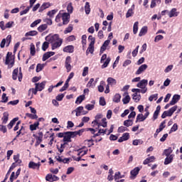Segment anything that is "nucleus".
<instances>
[{
    "mask_svg": "<svg viewBox=\"0 0 182 182\" xmlns=\"http://www.w3.org/2000/svg\"><path fill=\"white\" fill-rule=\"evenodd\" d=\"M46 41L51 43L52 50H55V49L60 48L63 43V39L59 37V34H54L53 36L49 34L46 37Z\"/></svg>",
    "mask_w": 182,
    "mask_h": 182,
    "instance_id": "obj_1",
    "label": "nucleus"
},
{
    "mask_svg": "<svg viewBox=\"0 0 182 182\" xmlns=\"http://www.w3.org/2000/svg\"><path fill=\"white\" fill-rule=\"evenodd\" d=\"M11 56H12V53L11 52H8L6 57V65H9V62H11V60H9V58H11Z\"/></svg>",
    "mask_w": 182,
    "mask_h": 182,
    "instance_id": "obj_50",
    "label": "nucleus"
},
{
    "mask_svg": "<svg viewBox=\"0 0 182 182\" xmlns=\"http://www.w3.org/2000/svg\"><path fill=\"white\" fill-rule=\"evenodd\" d=\"M139 48H140V46H137L136 48L132 51V56L134 58H136V56H137V53H139Z\"/></svg>",
    "mask_w": 182,
    "mask_h": 182,
    "instance_id": "obj_58",
    "label": "nucleus"
},
{
    "mask_svg": "<svg viewBox=\"0 0 182 182\" xmlns=\"http://www.w3.org/2000/svg\"><path fill=\"white\" fill-rule=\"evenodd\" d=\"M173 160H174V154H171L170 156H167L164 160V164L165 166H168V164H171V163H173Z\"/></svg>",
    "mask_w": 182,
    "mask_h": 182,
    "instance_id": "obj_12",
    "label": "nucleus"
},
{
    "mask_svg": "<svg viewBox=\"0 0 182 182\" xmlns=\"http://www.w3.org/2000/svg\"><path fill=\"white\" fill-rule=\"evenodd\" d=\"M124 126H125L126 127H130V126H133V120L127 119L124 121Z\"/></svg>",
    "mask_w": 182,
    "mask_h": 182,
    "instance_id": "obj_39",
    "label": "nucleus"
},
{
    "mask_svg": "<svg viewBox=\"0 0 182 182\" xmlns=\"http://www.w3.org/2000/svg\"><path fill=\"white\" fill-rule=\"evenodd\" d=\"M107 82L109 86H114L117 83L116 79L110 77L107 78Z\"/></svg>",
    "mask_w": 182,
    "mask_h": 182,
    "instance_id": "obj_23",
    "label": "nucleus"
},
{
    "mask_svg": "<svg viewBox=\"0 0 182 182\" xmlns=\"http://www.w3.org/2000/svg\"><path fill=\"white\" fill-rule=\"evenodd\" d=\"M42 22L41 19H37L31 24V28H35L37 25H39Z\"/></svg>",
    "mask_w": 182,
    "mask_h": 182,
    "instance_id": "obj_47",
    "label": "nucleus"
},
{
    "mask_svg": "<svg viewBox=\"0 0 182 182\" xmlns=\"http://www.w3.org/2000/svg\"><path fill=\"white\" fill-rule=\"evenodd\" d=\"M75 136L73 135V132H65L64 138L63 139V141L64 143H72V139H74Z\"/></svg>",
    "mask_w": 182,
    "mask_h": 182,
    "instance_id": "obj_2",
    "label": "nucleus"
},
{
    "mask_svg": "<svg viewBox=\"0 0 182 182\" xmlns=\"http://www.w3.org/2000/svg\"><path fill=\"white\" fill-rule=\"evenodd\" d=\"M68 144L63 143L60 144V147L59 148L58 146V150L60 151V153H63V150H65V146H66Z\"/></svg>",
    "mask_w": 182,
    "mask_h": 182,
    "instance_id": "obj_57",
    "label": "nucleus"
},
{
    "mask_svg": "<svg viewBox=\"0 0 182 182\" xmlns=\"http://www.w3.org/2000/svg\"><path fill=\"white\" fill-rule=\"evenodd\" d=\"M178 129V125L177 124H174L173 127L171 128V130L169 132L170 133H173V132H177V129Z\"/></svg>",
    "mask_w": 182,
    "mask_h": 182,
    "instance_id": "obj_59",
    "label": "nucleus"
},
{
    "mask_svg": "<svg viewBox=\"0 0 182 182\" xmlns=\"http://www.w3.org/2000/svg\"><path fill=\"white\" fill-rule=\"evenodd\" d=\"M63 52H65V53H73V52H75V46H67L63 48Z\"/></svg>",
    "mask_w": 182,
    "mask_h": 182,
    "instance_id": "obj_15",
    "label": "nucleus"
},
{
    "mask_svg": "<svg viewBox=\"0 0 182 182\" xmlns=\"http://www.w3.org/2000/svg\"><path fill=\"white\" fill-rule=\"evenodd\" d=\"M166 127V120L163 121L160 125H159V128L156 129L155 134H154V137H156V136H159V134L160 133V132H163V129Z\"/></svg>",
    "mask_w": 182,
    "mask_h": 182,
    "instance_id": "obj_11",
    "label": "nucleus"
},
{
    "mask_svg": "<svg viewBox=\"0 0 182 182\" xmlns=\"http://www.w3.org/2000/svg\"><path fill=\"white\" fill-rule=\"evenodd\" d=\"M110 58H107L103 65H102V69H105L107 66H109V63H110Z\"/></svg>",
    "mask_w": 182,
    "mask_h": 182,
    "instance_id": "obj_46",
    "label": "nucleus"
},
{
    "mask_svg": "<svg viewBox=\"0 0 182 182\" xmlns=\"http://www.w3.org/2000/svg\"><path fill=\"white\" fill-rule=\"evenodd\" d=\"M19 120V117H15L10 122L9 124L7 125V127L9 129V130H11V129H12V127H14V124H15V123H16V122H18Z\"/></svg>",
    "mask_w": 182,
    "mask_h": 182,
    "instance_id": "obj_20",
    "label": "nucleus"
},
{
    "mask_svg": "<svg viewBox=\"0 0 182 182\" xmlns=\"http://www.w3.org/2000/svg\"><path fill=\"white\" fill-rule=\"evenodd\" d=\"M48 29V24H41L39 27H38L37 31L42 33L44 31Z\"/></svg>",
    "mask_w": 182,
    "mask_h": 182,
    "instance_id": "obj_27",
    "label": "nucleus"
},
{
    "mask_svg": "<svg viewBox=\"0 0 182 182\" xmlns=\"http://www.w3.org/2000/svg\"><path fill=\"white\" fill-rule=\"evenodd\" d=\"M160 110H161V106L158 105L156 107L155 112H154V115H153L154 120H157L159 117V114H160Z\"/></svg>",
    "mask_w": 182,
    "mask_h": 182,
    "instance_id": "obj_18",
    "label": "nucleus"
},
{
    "mask_svg": "<svg viewBox=\"0 0 182 182\" xmlns=\"http://www.w3.org/2000/svg\"><path fill=\"white\" fill-rule=\"evenodd\" d=\"M26 116H27V117H29L30 119H38V115H36V114H32L30 113H26Z\"/></svg>",
    "mask_w": 182,
    "mask_h": 182,
    "instance_id": "obj_60",
    "label": "nucleus"
},
{
    "mask_svg": "<svg viewBox=\"0 0 182 182\" xmlns=\"http://www.w3.org/2000/svg\"><path fill=\"white\" fill-rule=\"evenodd\" d=\"M73 31V25L69 24L68 28H66L65 30L64 31V33L65 35H66L68 33H70V32H72Z\"/></svg>",
    "mask_w": 182,
    "mask_h": 182,
    "instance_id": "obj_34",
    "label": "nucleus"
},
{
    "mask_svg": "<svg viewBox=\"0 0 182 182\" xmlns=\"http://www.w3.org/2000/svg\"><path fill=\"white\" fill-rule=\"evenodd\" d=\"M49 58H50V55L48 53H45L43 54V58H42L43 62L48 60V59H49Z\"/></svg>",
    "mask_w": 182,
    "mask_h": 182,
    "instance_id": "obj_62",
    "label": "nucleus"
},
{
    "mask_svg": "<svg viewBox=\"0 0 182 182\" xmlns=\"http://www.w3.org/2000/svg\"><path fill=\"white\" fill-rule=\"evenodd\" d=\"M92 124H93V127H95V126H97V127L96 128V130H97L99 127H100V123H99V122H97V119H95L94 121H92Z\"/></svg>",
    "mask_w": 182,
    "mask_h": 182,
    "instance_id": "obj_63",
    "label": "nucleus"
},
{
    "mask_svg": "<svg viewBox=\"0 0 182 182\" xmlns=\"http://www.w3.org/2000/svg\"><path fill=\"white\" fill-rule=\"evenodd\" d=\"M88 40L91 41L90 45L91 46L95 45V43L96 42V39L95 38V37H93V36H89Z\"/></svg>",
    "mask_w": 182,
    "mask_h": 182,
    "instance_id": "obj_61",
    "label": "nucleus"
},
{
    "mask_svg": "<svg viewBox=\"0 0 182 182\" xmlns=\"http://www.w3.org/2000/svg\"><path fill=\"white\" fill-rule=\"evenodd\" d=\"M120 99H122V95H120V94H116L114 96L113 102L114 103H119V102H120Z\"/></svg>",
    "mask_w": 182,
    "mask_h": 182,
    "instance_id": "obj_35",
    "label": "nucleus"
},
{
    "mask_svg": "<svg viewBox=\"0 0 182 182\" xmlns=\"http://www.w3.org/2000/svg\"><path fill=\"white\" fill-rule=\"evenodd\" d=\"M85 11L87 15H89V14H90V4L87 1L85 3Z\"/></svg>",
    "mask_w": 182,
    "mask_h": 182,
    "instance_id": "obj_36",
    "label": "nucleus"
},
{
    "mask_svg": "<svg viewBox=\"0 0 182 182\" xmlns=\"http://www.w3.org/2000/svg\"><path fill=\"white\" fill-rule=\"evenodd\" d=\"M0 102H1V103H6L8 102V97H6V94L3 93L1 100Z\"/></svg>",
    "mask_w": 182,
    "mask_h": 182,
    "instance_id": "obj_53",
    "label": "nucleus"
},
{
    "mask_svg": "<svg viewBox=\"0 0 182 182\" xmlns=\"http://www.w3.org/2000/svg\"><path fill=\"white\" fill-rule=\"evenodd\" d=\"M48 48H49V42L45 41L42 45V50H43V52H46Z\"/></svg>",
    "mask_w": 182,
    "mask_h": 182,
    "instance_id": "obj_44",
    "label": "nucleus"
},
{
    "mask_svg": "<svg viewBox=\"0 0 182 182\" xmlns=\"http://www.w3.org/2000/svg\"><path fill=\"white\" fill-rule=\"evenodd\" d=\"M72 58L70 56H67L65 62V68L67 70L68 73L72 70Z\"/></svg>",
    "mask_w": 182,
    "mask_h": 182,
    "instance_id": "obj_5",
    "label": "nucleus"
},
{
    "mask_svg": "<svg viewBox=\"0 0 182 182\" xmlns=\"http://www.w3.org/2000/svg\"><path fill=\"white\" fill-rule=\"evenodd\" d=\"M85 132V129H80L78 131L73 132V134L74 137H76V136H82V133Z\"/></svg>",
    "mask_w": 182,
    "mask_h": 182,
    "instance_id": "obj_40",
    "label": "nucleus"
},
{
    "mask_svg": "<svg viewBox=\"0 0 182 182\" xmlns=\"http://www.w3.org/2000/svg\"><path fill=\"white\" fill-rule=\"evenodd\" d=\"M156 159V158L152 156L151 157L146 158L144 161H143V164L146 165V164H149V163H153V161H154V160Z\"/></svg>",
    "mask_w": 182,
    "mask_h": 182,
    "instance_id": "obj_28",
    "label": "nucleus"
},
{
    "mask_svg": "<svg viewBox=\"0 0 182 182\" xmlns=\"http://www.w3.org/2000/svg\"><path fill=\"white\" fill-rule=\"evenodd\" d=\"M100 106H106V100H105V97H101L100 98Z\"/></svg>",
    "mask_w": 182,
    "mask_h": 182,
    "instance_id": "obj_64",
    "label": "nucleus"
},
{
    "mask_svg": "<svg viewBox=\"0 0 182 182\" xmlns=\"http://www.w3.org/2000/svg\"><path fill=\"white\" fill-rule=\"evenodd\" d=\"M171 153H173V149L171 147H168V149H165L163 152V155L164 156H171Z\"/></svg>",
    "mask_w": 182,
    "mask_h": 182,
    "instance_id": "obj_31",
    "label": "nucleus"
},
{
    "mask_svg": "<svg viewBox=\"0 0 182 182\" xmlns=\"http://www.w3.org/2000/svg\"><path fill=\"white\" fill-rule=\"evenodd\" d=\"M148 65L146 64H143L141 65L138 70H136V72L135 73V75H141V73L143 72H144V70H146V69H147Z\"/></svg>",
    "mask_w": 182,
    "mask_h": 182,
    "instance_id": "obj_16",
    "label": "nucleus"
},
{
    "mask_svg": "<svg viewBox=\"0 0 182 182\" xmlns=\"http://www.w3.org/2000/svg\"><path fill=\"white\" fill-rule=\"evenodd\" d=\"M46 181L53 182V181H58L59 180V177H58L56 175H52V174H47L46 176Z\"/></svg>",
    "mask_w": 182,
    "mask_h": 182,
    "instance_id": "obj_8",
    "label": "nucleus"
},
{
    "mask_svg": "<svg viewBox=\"0 0 182 182\" xmlns=\"http://www.w3.org/2000/svg\"><path fill=\"white\" fill-rule=\"evenodd\" d=\"M89 75V67H85L82 71V76L85 77V76H87Z\"/></svg>",
    "mask_w": 182,
    "mask_h": 182,
    "instance_id": "obj_51",
    "label": "nucleus"
},
{
    "mask_svg": "<svg viewBox=\"0 0 182 182\" xmlns=\"http://www.w3.org/2000/svg\"><path fill=\"white\" fill-rule=\"evenodd\" d=\"M44 67L45 66L43 65V64L38 63L36 66V70L37 73H39V72H41L43 69Z\"/></svg>",
    "mask_w": 182,
    "mask_h": 182,
    "instance_id": "obj_49",
    "label": "nucleus"
},
{
    "mask_svg": "<svg viewBox=\"0 0 182 182\" xmlns=\"http://www.w3.org/2000/svg\"><path fill=\"white\" fill-rule=\"evenodd\" d=\"M180 97H181L179 95H174L172 97V100L170 101L171 106H174V105H176V103L180 100Z\"/></svg>",
    "mask_w": 182,
    "mask_h": 182,
    "instance_id": "obj_17",
    "label": "nucleus"
},
{
    "mask_svg": "<svg viewBox=\"0 0 182 182\" xmlns=\"http://www.w3.org/2000/svg\"><path fill=\"white\" fill-rule=\"evenodd\" d=\"M163 39H164V36H163L162 35H158L155 37L154 42L157 43L159 42V41H163Z\"/></svg>",
    "mask_w": 182,
    "mask_h": 182,
    "instance_id": "obj_54",
    "label": "nucleus"
},
{
    "mask_svg": "<svg viewBox=\"0 0 182 182\" xmlns=\"http://www.w3.org/2000/svg\"><path fill=\"white\" fill-rule=\"evenodd\" d=\"M137 31H139V21H136L134 23V26H133L134 35H136V33H137Z\"/></svg>",
    "mask_w": 182,
    "mask_h": 182,
    "instance_id": "obj_41",
    "label": "nucleus"
},
{
    "mask_svg": "<svg viewBox=\"0 0 182 182\" xmlns=\"http://www.w3.org/2000/svg\"><path fill=\"white\" fill-rule=\"evenodd\" d=\"M0 132L4 134L6 133V132H8V129H6V126L4 124H0Z\"/></svg>",
    "mask_w": 182,
    "mask_h": 182,
    "instance_id": "obj_56",
    "label": "nucleus"
},
{
    "mask_svg": "<svg viewBox=\"0 0 182 182\" xmlns=\"http://www.w3.org/2000/svg\"><path fill=\"white\" fill-rule=\"evenodd\" d=\"M130 99H131L130 95H128V94H127V95L125 96V97H124L122 99L123 104L127 105V103H130Z\"/></svg>",
    "mask_w": 182,
    "mask_h": 182,
    "instance_id": "obj_43",
    "label": "nucleus"
},
{
    "mask_svg": "<svg viewBox=\"0 0 182 182\" xmlns=\"http://www.w3.org/2000/svg\"><path fill=\"white\" fill-rule=\"evenodd\" d=\"M158 96H159L158 94H154V95H151V96L149 97V102H153V100H157Z\"/></svg>",
    "mask_w": 182,
    "mask_h": 182,
    "instance_id": "obj_55",
    "label": "nucleus"
},
{
    "mask_svg": "<svg viewBox=\"0 0 182 182\" xmlns=\"http://www.w3.org/2000/svg\"><path fill=\"white\" fill-rule=\"evenodd\" d=\"M63 25H68L70 21V14L69 13H63L61 14Z\"/></svg>",
    "mask_w": 182,
    "mask_h": 182,
    "instance_id": "obj_6",
    "label": "nucleus"
},
{
    "mask_svg": "<svg viewBox=\"0 0 182 182\" xmlns=\"http://www.w3.org/2000/svg\"><path fill=\"white\" fill-rule=\"evenodd\" d=\"M18 73H19V70L18 68H16L13 70V73H12L13 80H16V79H18Z\"/></svg>",
    "mask_w": 182,
    "mask_h": 182,
    "instance_id": "obj_32",
    "label": "nucleus"
},
{
    "mask_svg": "<svg viewBox=\"0 0 182 182\" xmlns=\"http://www.w3.org/2000/svg\"><path fill=\"white\" fill-rule=\"evenodd\" d=\"M39 122H34L33 124L30 125V130L31 132H33L35 130H36V129H38L39 127Z\"/></svg>",
    "mask_w": 182,
    "mask_h": 182,
    "instance_id": "obj_26",
    "label": "nucleus"
},
{
    "mask_svg": "<svg viewBox=\"0 0 182 182\" xmlns=\"http://www.w3.org/2000/svg\"><path fill=\"white\" fill-rule=\"evenodd\" d=\"M58 12V10H51L48 12L47 15L48 16H50V18H53L54 15Z\"/></svg>",
    "mask_w": 182,
    "mask_h": 182,
    "instance_id": "obj_48",
    "label": "nucleus"
},
{
    "mask_svg": "<svg viewBox=\"0 0 182 182\" xmlns=\"http://www.w3.org/2000/svg\"><path fill=\"white\" fill-rule=\"evenodd\" d=\"M132 99L137 103L138 102H140V99H141V96L140 95H138L137 92H135L132 95Z\"/></svg>",
    "mask_w": 182,
    "mask_h": 182,
    "instance_id": "obj_29",
    "label": "nucleus"
},
{
    "mask_svg": "<svg viewBox=\"0 0 182 182\" xmlns=\"http://www.w3.org/2000/svg\"><path fill=\"white\" fill-rule=\"evenodd\" d=\"M36 35H38V31H31L27 32L25 34V36H36Z\"/></svg>",
    "mask_w": 182,
    "mask_h": 182,
    "instance_id": "obj_42",
    "label": "nucleus"
},
{
    "mask_svg": "<svg viewBox=\"0 0 182 182\" xmlns=\"http://www.w3.org/2000/svg\"><path fill=\"white\" fill-rule=\"evenodd\" d=\"M133 11H134V4H132L131 9H128L126 14V18H130V16H132L133 14H134Z\"/></svg>",
    "mask_w": 182,
    "mask_h": 182,
    "instance_id": "obj_21",
    "label": "nucleus"
},
{
    "mask_svg": "<svg viewBox=\"0 0 182 182\" xmlns=\"http://www.w3.org/2000/svg\"><path fill=\"white\" fill-rule=\"evenodd\" d=\"M43 21L45 23L44 25H52L53 22H52V18H44L43 19Z\"/></svg>",
    "mask_w": 182,
    "mask_h": 182,
    "instance_id": "obj_45",
    "label": "nucleus"
},
{
    "mask_svg": "<svg viewBox=\"0 0 182 182\" xmlns=\"http://www.w3.org/2000/svg\"><path fill=\"white\" fill-rule=\"evenodd\" d=\"M130 139V134L128 132L124 133L121 137L118 139L119 143H123V141H127Z\"/></svg>",
    "mask_w": 182,
    "mask_h": 182,
    "instance_id": "obj_10",
    "label": "nucleus"
},
{
    "mask_svg": "<svg viewBox=\"0 0 182 182\" xmlns=\"http://www.w3.org/2000/svg\"><path fill=\"white\" fill-rule=\"evenodd\" d=\"M146 33H147V26H144L141 28L139 36H144Z\"/></svg>",
    "mask_w": 182,
    "mask_h": 182,
    "instance_id": "obj_33",
    "label": "nucleus"
},
{
    "mask_svg": "<svg viewBox=\"0 0 182 182\" xmlns=\"http://www.w3.org/2000/svg\"><path fill=\"white\" fill-rule=\"evenodd\" d=\"M139 171H140V168L136 167L133 170L131 171L130 174V178L131 180H134L136 177L137 176V174H139Z\"/></svg>",
    "mask_w": 182,
    "mask_h": 182,
    "instance_id": "obj_9",
    "label": "nucleus"
},
{
    "mask_svg": "<svg viewBox=\"0 0 182 182\" xmlns=\"http://www.w3.org/2000/svg\"><path fill=\"white\" fill-rule=\"evenodd\" d=\"M28 168H32L33 170H39V168H41V162L36 164L33 161H30L28 164Z\"/></svg>",
    "mask_w": 182,
    "mask_h": 182,
    "instance_id": "obj_7",
    "label": "nucleus"
},
{
    "mask_svg": "<svg viewBox=\"0 0 182 182\" xmlns=\"http://www.w3.org/2000/svg\"><path fill=\"white\" fill-rule=\"evenodd\" d=\"M105 85H106V82L105 81H101L100 85H98V92H100V93H103V92H105Z\"/></svg>",
    "mask_w": 182,
    "mask_h": 182,
    "instance_id": "obj_25",
    "label": "nucleus"
},
{
    "mask_svg": "<svg viewBox=\"0 0 182 182\" xmlns=\"http://www.w3.org/2000/svg\"><path fill=\"white\" fill-rule=\"evenodd\" d=\"M149 81L147 80H141L137 85V87H146V86L148 85Z\"/></svg>",
    "mask_w": 182,
    "mask_h": 182,
    "instance_id": "obj_22",
    "label": "nucleus"
},
{
    "mask_svg": "<svg viewBox=\"0 0 182 182\" xmlns=\"http://www.w3.org/2000/svg\"><path fill=\"white\" fill-rule=\"evenodd\" d=\"M9 119V114L6 112H4L3 117L1 118L3 124H6Z\"/></svg>",
    "mask_w": 182,
    "mask_h": 182,
    "instance_id": "obj_19",
    "label": "nucleus"
},
{
    "mask_svg": "<svg viewBox=\"0 0 182 182\" xmlns=\"http://www.w3.org/2000/svg\"><path fill=\"white\" fill-rule=\"evenodd\" d=\"M118 133H124V132H129L127 127L121 126L117 129Z\"/></svg>",
    "mask_w": 182,
    "mask_h": 182,
    "instance_id": "obj_37",
    "label": "nucleus"
},
{
    "mask_svg": "<svg viewBox=\"0 0 182 182\" xmlns=\"http://www.w3.org/2000/svg\"><path fill=\"white\" fill-rule=\"evenodd\" d=\"M178 14H180V12L177 11V9L176 8L172 9L169 12H168L169 18L178 16Z\"/></svg>",
    "mask_w": 182,
    "mask_h": 182,
    "instance_id": "obj_14",
    "label": "nucleus"
},
{
    "mask_svg": "<svg viewBox=\"0 0 182 182\" xmlns=\"http://www.w3.org/2000/svg\"><path fill=\"white\" fill-rule=\"evenodd\" d=\"M33 137L36 138V146H39L41 142L43 140V132L39 131L37 134H33Z\"/></svg>",
    "mask_w": 182,
    "mask_h": 182,
    "instance_id": "obj_4",
    "label": "nucleus"
},
{
    "mask_svg": "<svg viewBox=\"0 0 182 182\" xmlns=\"http://www.w3.org/2000/svg\"><path fill=\"white\" fill-rule=\"evenodd\" d=\"M176 110H177V105L172 107L168 111H164L161 114V118L166 119L167 117H171Z\"/></svg>",
    "mask_w": 182,
    "mask_h": 182,
    "instance_id": "obj_3",
    "label": "nucleus"
},
{
    "mask_svg": "<svg viewBox=\"0 0 182 182\" xmlns=\"http://www.w3.org/2000/svg\"><path fill=\"white\" fill-rule=\"evenodd\" d=\"M35 85L38 92H42L45 89V86H46V81H43L41 83H36Z\"/></svg>",
    "mask_w": 182,
    "mask_h": 182,
    "instance_id": "obj_13",
    "label": "nucleus"
},
{
    "mask_svg": "<svg viewBox=\"0 0 182 182\" xmlns=\"http://www.w3.org/2000/svg\"><path fill=\"white\" fill-rule=\"evenodd\" d=\"M146 120V117H144L143 114H139L136 116V119L135 121V123H138V122H144Z\"/></svg>",
    "mask_w": 182,
    "mask_h": 182,
    "instance_id": "obj_30",
    "label": "nucleus"
},
{
    "mask_svg": "<svg viewBox=\"0 0 182 182\" xmlns=\"http://www.w3.org/2000/svg\"><path fill=\"white\" fill-rule=\"evenodd\" d=\"M95 52V45L90 44L87 50H86V55H89V53H93Z\"/></svg>",
    "mask_w": 182,
    "mask_h": 182,
    "instance_id": "obj_24",
    "label": "nucleus"
},
{
    "mask_svg": "<svg viewBox=\"0 0 182 182\" xmlns=\"http://www.w3.org/2000/svg\"><path fill=\"white\" fill-rule=\"evenodd\" d=\"M67 11L68 12V14H73V6H72V3L68 4V6H67Z\"/></svg>",
    "mask_w": 182,
    "mask_h": 182,
    "instance_id": "obj_52",
    "label": "nucleus"
},
{
    "mask_svg": "<svg viewBox=\"0 0 182 182\" xmlns=\"http://www.w3.org/2000/svg\"><path fill=\"white\" fill-rule=\"evenodd\" d=\"M85 100V95H80L79 97H77L75 103L76 105H80Z\"/></svg>",
    "mask_w": 182,
    "mask_h": 182,
    "instance_id": "obj_38",
    "label": "nucleus"
}]
</instances>
